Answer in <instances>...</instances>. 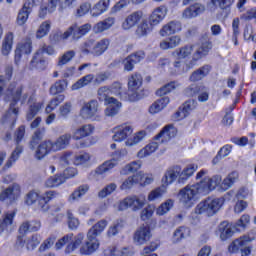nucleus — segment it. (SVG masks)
Wrapping results in <instances>:
<instances>
[{
  "label": "nucleus",
  "mask_w": 256,
  "mask_h": 256,
  "mask_svg": "<svg viewBox=\"0 0 256 256\" xmlns=\"http://www.w3.org/2000/svg\"><path fill=\"white\" fill-rule=\"evenodd\" d=\"M146 203L147 197L145 194L128 196L119 202L118 211H127V209L141 211Z\"/></svg>",
  "instance_id": "nucleus-6"
},
{
  "label": "nucleus",
  "mask_w": 256,
  "mask_h": 256,
  "mask_svg": "<svg viewBox=\"0 0 256 256\" xmlns=\"http://www.w3.org/2000/svg\"><path fill=\"white\" fill-rule=\"evenodd\" d=\"M151 237V227L142 225L135 231L133 239L136 245H145V243L151 240Z\"/></svg>",
  "instance_id": "nucleus-17"
},
{
  "label": "nucleus",
  "mask_w": 256,
  "mask_h": 256,
  "mask_svg": "<svg viewBox=\"0 0 256 256\" xmlns=\"http://www.w3.org/2000/svg\"><path fill=\"white\" fill-rule=\"evenodd\" d=\"M13 33L9 32L5 35L4 40L2 42V55L7 56L11 53L13 49Z\"/></svg>",
  "instance_id": "nucleus-53"
},
{
  "label": "nucleus",
  "mask_w": 256,
  "mask_h": 256,
  "mask_svg": "<svg viewBox=\"0 0 256 256\" xmlns=\"http://www.w3.org/2000/svg\"><path fill=\"white\" fill-rule=\"evenodd\" d=\"M84 241H85L84 233H78L76 236L73 235V233H69L64 235L62 238H60L56 242L55 247L59 251V249H63V247L67 245L65 249V253H73V251H76V249H79V247L83 245Z\"/></svg>",
  "instance_id": "nucleus-5"
},
{
  "label": "nucleus",
  "mask_w": 256,
  "mask_h": 256,
  "mask_svg": "<svg viewBox=\"0 0 256 256\" xmlns=\"http://www.w3.org/2000/svg\"><path fill=\"white\" fill-rule=\"evenodd\" d=\"M175 135H177V128H175L173 125H168L155 136V140L160 141V143H167L168 141H171Z\"/></svg>",
  "instance_id": "nucleus-22"
},
{
  "label": "nucleus",
  "mask_w": 256,
  "mask_h": 256,
  "mask_svg": "<svg viewBox=\"0 0 256 256\" xmlns=\"http://www.w3.org/2000/svg\"><path fill=\"white\" fill-rule=\"evenodd\" d=\"M219 231L222 241H226V239H229V237H233V233H235L231 227V224H229L227 221H224L219 225Z\"/></svg>",
  "instance_id": "nucleus-51"
},
{
  "label": "nucleus",
  "mask_w": 256,
  "mask_h": 256,
  "mask_svg": "<svg viewBox=\"0 0 256 256\" xmlns=\"http://www.w3.org/2000/svg\"><path fill=\"white\" fill-rule=\"evenodd\" d=\"M70 142L71 134H63L59 136L54 142L51 140L53 153H57V151H63V149H67Z\"/></svg>",
  "instance_id": "nucleus-24"
},
{
  "label": "nucleus",
  "mask_w": 256,
  "mask_h": 256,
  "mask_svg": "<svg viewBox=\"0 0 256 256\" xmlns=\"http://www.w3.org/2000/svg\"><path fill=\"white\" fill-rule=\"evenodd\" d=\"M145 0H119L110 10V13L112 15H115V13H119L120 11H123V9H127L129 5H131V2L133 5H139L143 3Z\"/></svg>",
  "instance_id": "nucleus-31"
},
{
  "label": "nucleus",
  "mask_w": 256,
  "mask_h": 256,
  "mask_svg": "<svg viewBox=\"0 0 256 256\" xmlns=\"http://www.w3.org/2000/svg\"><path fill=\"white\" fill-rule=\"evenodd\" d=\"M141 19H143V11L137 10L131 12L122 22L121 28L124 31H131L133 27H137V25L141 23Z\"/></svg>",
  "instance_id": "nucleus-15"
},
{
  "label": "nucleus",
  "mask_w": 256,
  "mask_h": 256,
  "mask_svg": "<svg viewBox=\"0 0 256 256\" xmlns=\"http://www.w3.org/2000/svg\"><path fill=\"white\" fill-rule=\"evenodd\" d=\"M165 193H167V188H165L162 184L160 187L152 190L148 194V201H157V199H161Z\"/></svg>",
  "instance_id": "nucleus-61"
},
{
  "label": "nucleus",
  "mask_w": 256,
  "mask_h": 256,
  "mask_svg": "<svg viewBox=\"0 0 256 256\" xmlns=\"http://www.w3.org/2000/svg\"><path fill=\"white\" fill-rule=\"evenodd\" d=\"M98 100L102 101L104 105L107 103L115 101V98L109 96L111 95V90L109 86H102L97 90Z\"/></svg>",
  "instance_id": "nucleus-44"
},
{
  "label": "nucleus",
  "mask_w": 256,
  "mask_h": 256,
  "mask_svg": "<svg viewBox=\"0 0 256 256\" xmlns=\"http://www.w3.org/2000/svg\"><path fill=\"white\" fill-rule=\"evenodd\" d=\"M145 131H140L136 134H134V136L132 138H128L125 141V145L126 147H135V145H139V143H141V141H143V139H145Z\"/></svg>",
  "instance_id": "nucleus-60"
},
{
  "label": "nucleus",
  "mask_w": 256,
  "mask_h": 256,
  "mask_svg": "<svg viewBox=\"0 0 256 256\" xmlns=\"http://www.w3.org/2000/svg\"><path fill=\"white\" fill-rule=\"evenodd\" d=\"M109 1L110 0H100L95 6L90 10L92 17H99V15H103L107 9H109Z\"/></svg>",
  "instance_id": "nucleus-41"
},
{
  "label": "nucleus",
  "mask_w": 256,
  "mask_h": 256,
  "mask_svg": "<svg viewBox=\"0 0 256 256\" xmlns=\"http://www.w3.org/2000/svg\"><path fill=\"white\" fill-rule=\"evenodd\" d=\"M107 227V220H100L98 221L93 227H91L88 230V237H90L91 239V235L92 237H98V235H101V233H103V231H105V228Z\"/></svg>",
  "instance_id": "nucleus-48"
},
{
  "label": "nucleus",
  "mask_w": 256,
  "mask_h": 256,
  "mask_svg": "<svg viewBox=\"0 0 256 256\" xmlns=\"http://www.w3.org/2000/svg\"><path fill=\"white\" fill-rule=\"evenodd\" d=\"M21 153H23V146L17 144L14 151L11 153L10 158L6 162L3 169H11L13 167V163H16L21 157Z\"/></svg>",
  "instance_id": "nucleus-49"
},
{
  "label": "nucleus",
  "mask_w": 256,
  "mask_h": 256,
  "mask_svg": "<svg viewBox=\"0 0 256 256\" xmlns=\"http://www.w3.org/2000/svg\"><path fill=\"white\" fill-rule=\"evenodd\" d=\"M129 155V151H127V148H122L120 150L115 151L112 154V159L105 161L102 165H100L96 169L97 175H105V173H109L111 169H115L121 161H123L124 157H127Z\"/></svg>",
  "instance_id": "nucleus-7"
},
{
  "label": "nucleus",
  "mask_w": 256,
  "mask_h": 256,
  "mask_svg": "<svg viewBox=\"0 0 256 256\" xmlns=\"http://www.w3.org/2000/svg\"><path fill=\"white\" fill-rule=\"evenodd\" d=\"M31 69H37L38 71H45L47 68V62L41 52H36L30 62Z\"/></svg>",
  "instance_id": "nucleus-29"
},
{
  "label": "nucleus",
  "mask_w": 256,
  "mask_h": 256,
  "mask_svg": "<svg viewBox=\"0 0 256 256\" xmlns=\"http://www.w3.org/2000/svg\"><path fill=\"white\" fill-rule=\"evenodd\" d=\"M91 31V24L86 23L82 26L74 24L70 26L63 34L62 39H69L72 37L73 41H79L81 37L87 35Z\"/></svg>",
  "instance_id": "nucleus-9"
},
{
  "label": "nucleus",
  "mask_w": 256,
  "mask_h": 256,
  "mask_svg": "<svg viewBox=\"0 0 256 256\" xmlns=\"http://www.w3.org/2000/svg\"><path fill=\"white\" fill-rule=\"evenodd\" d=\"M17 212L15 210L4 212L0 218V234L11 233Z\"/></svg>",
  "instance_id": "nucleus-12"
},
{
  "label": "nucleus",
  "mask_w": 256,
  "mask_h": 256,
  "mask_svg": "<svg viewBox=\"0 0 256 256\" xmlns=\"http://www.w3.org/2000/svg\"><path fill=\"white\" fill-rule=\"evenodd\" d=\"M237 181H239V172L233 171L228 174V176L222 181V183L220 182V184L218 185H220L222 191H227L228 189H231L233 185L237 183Z\"/></svg>",
  "instance_id": "nucleus-30"
},
{
  "label": "nucleus",
  "mask_w": 256,
  "mask_h": 256,
  "mask_svg": "<svg viewBox=\"0 0 256 256\" xmlns=\"http://www.w3.org/2000/svg\"><path fill=\"white\" fill-rule=\"evenodd\" d=\"M195 171H197V166L194 164H189L184 169L180 166V179L179 183H185L190 177H193Z\"/></svg>",
  "instance_id": "nucleus-47"
},
{
  "label": "nucleus",
  "mask_w": 256,
  "mask_h": 256,
  "mask_svg": "<svg viewBox=\"0 0 256 256\" xmlns=\"http://www.w3.org/2000/svg\"><path fill=\"white\" fill-rule=\"evenodd\" d=\"M251 238L249 236H243L233 241L232 244L229 245L228 250L230 253H235V251H239L240 247H245L248 243H250Z\"/></svg>",
  "instance_id": "nucleus-50"
},
{
  "label": "nucleus",
  "mask_w": 256,
  "mask_h": 256,
  "mask_svg": "<svg viewBox=\"0 0 256 256\" xmlns=\"http://www.w3.org/2000/svg\"><path fill=\"white\" fill-rule=\"evenodd\" d=\"M194 109H197V101L188 100L184 103L183 107L175 113V118L177 121H181V119L188 117L191 111H194Z\"/></svg>",
  "instance_id": "nucleus-23"
},
{
  "label": "nucleus",
  "mask_w": 256,
  "mask_h": 256,
  "mask_svg": "<svg viewBox=\"0 0 256 256\" xmlns=\"http://www.w3.org/2000/svg\"><path fill=\"white\" fill-rule=\"evenodd\" d=\"M207 173V170H201L196 175V180L199 181L200 179L198 183L189 184L179 191V201L184 207H186V209L195 205V201H197L199 195H209V193L215 191V189H217L221 184V181H223L221 176L215 175L213 177H209L207 176Z\"/></svg>",
  "instance_id": "nucleus-1"
},
{
  "label": "nucleus",
  "mask_w": 256,
  "mask_h": 256,
  "mask_svg": "<svg viewBox=\"0 0 256 256\" xmlns=\"http://www.w3.org/2000/svg\"><path fill=\"white\" fill-rule=\"evenodd\" d=\"M93 131H95V127H93V125H83L74 132L73 139H75V141H79V139H83L84 137H89V135H92Z\"/></svg>",
  "instance_id": "nucleus-34"
},
{
  "label": "nucleus",
  "mask_w": 256,
  "mask_h": 256,
  "mask_svg": "<svg viewBox=\"0 0 256 256\" xmlns=\"http://www.w3.org/2000/svg\"><path fill=\"white\" fill-rule=\"evenodd\" d=\"M167 17V7L165 6H160L155 8L151 15L149 16V23L152 25V27H155L163 21Z\"/></svg>",
  "instance_id": "nucleus-21"
},
{
  "label": "nucleus",
  "mask_w": 256,
  "mask_h": 256,
  "mask_svg": "<svg viewBox=\"0 0 256 256\" xmlns=\"http://www.w3.org/2000/svg\"><path fill=\"white\" fill-rule=\"evenodd\" d=\"M65 89H67V82L65 80H59L50 87V95L63 93Z\"/></svg>",
  "instance_id": "nucleus-64"
},
{
  "label": "nucleus",
  "mask_w": 256,
  "mask_h": 256,
  "mask_svg": "<svg viewBox=\"0 0 256 256\" xmlns=\"http://www.w3.org/2000/svg\"><path fill=\"white\" fill-rule=\"evenodd\" d=\"M75 0H50L49 1V13H55L58 8V11H63V9H71L73 7Z\"/></svg>",
  "instance_id": "nucleus-25"
},
{
  "label": "nucleus",
  "mask_w": 256,
  "mask_h": 256,
  "mask_svg": "<svg viewBox=\"0 0 256 256\" xmlns=\"http://www.w3.org/2000/svg\"><path fill=\"white\" fill-rule=\"evenodd\" d=\"M151 31H153V25H151V23L148 22L147 20H142L137 25L134 33L138 39H141L143 37H147V35H149V33H151Z\"/></svg>",
  "instance_id": "nucleus-28"
},
{
  "label": "nucleus",
  "mask_w": 256,
  "mask_h": 256,
  "mask_svg": "<svg viewBox=\"0 0 256 256\" xmlns=\"http://www.w3.org/2000/svg\"><path fill=\"white\" fill-rule=\"evenodd\" d=\"M19 197H21V186L17 183L10 185L0 193V201L6 203H13V201H17Z\"/></svg>",
  "instance_id": "nucleus-11"
},
{
  "label": "nucleus",
  "mask_w": 256,
  "mask_h": 256,
  "mask_svg": "<svg viewBox=\"0 0 256 256\" xmlns=\"http://www.w3.org/2000/svg\"><path fill=\"white\" fill-rule=\"evenodd\" d=\"M99 240L95 236L91 235V238L89 237V234H87V241L79 246V253L80 255H93L97 249L100 247Z\"/></svg>",
  "instance_id": "nucleus-16"
},
{
  "label": "nucleus",
  "mask_w": 256,
  "mask_h": 256,
  "mask_svg": "<svg viewBox=\"0 0 256 256\" xmlns=\"http://www.w3.org/2000/svg\"><path fill=\"white\" fill-rule=\"evenodd\" d=\"M31 49H32V46H31V42L30 41H27V42H24L22 44H18L16 50H15V61L16 63L21 61V57L22 55H29V53H31Z\"/></svg>",
  "instance_id": "nucleus-40"
},
{
  "label": "nucleus",
  "mask_w": 256,
  "mask_h": 256,
  "mask_svg": "<svg viewBox=\"0 0 256 256\" xmlns=\"http://www.w3.org/2000/svg\"><path fill=\"white\" fill-rule=\"evenodd\" d=\"M105 109V115L106 117H115L119 113V109H121V102L119 100L114 98V101L107 102Z\"/></svg>",
  "instance_id": "nucleus-42"
},
{
  "label": "nucleus",
  "mask_w": 256,
  "mask_h": 256,
  "mask_svg": "<svg viewBox=\"0 0 256 256\" xmlns=\"http://www.w3.org/2000/svg\"><path fill=\"white\" fill-rule=\"evenodd\" d=\"M57 195V192L53 190L45 192L42 196V199L39 201V206L41 209L43 211H47L49 209V201H51V199H55Z\"/></svg>",
  "instance_id": "nucleus-54"
},
{
  "label": "nucleus",
  "mask_w": 256,
  "mask_h": 256,
  "mask_svg": "<svg viewBox=\"0 0 256 256\" xmlns=\"http://www.w3.org/2000/svg\"><path fill=\"white\" fill-rule=\"evenodd\" d=\"M63 183H65V178L63 177V174H56L47 178L44 182V186L47 189H55L56 187H60V185H63Z\"/></svg>",
  "instance_id": "nucleus-35"
},
{
  "label": "nucleus",
  "mask_w": 256,
  "mask_h": 256,
  "mask_svg": "<svg viewBox=\"0 0 256 256\" xmlns=\"http://www.w3.org/2000/svg\"><path fill=\"white\" fill-rule=\"evenodd\" d=\"M211 71V66L209 65H204L198 70L194 71L191 75L189 80L192 81L193 83L197 81H201V79H204V77H207L209 75V72Z\"/></svg>",
  "instance_id": "nucleus-38"
},
{
  "label": "nucleus",
  "mask_w": 256,
  "mask_h": 256,
  "mask_svg": "<svg viewBox=\"0 0 256 256\" xmlns=\"http://www.w3.org/2000/svg\"><path fill=\"white\" fill-rule=\"evenodd\" d=\"M159 149V143L158 142H151L148 145H146L144 148L139 150L137 153V157L139 159H144V157H149L152 153H155Z\"/></svg>",
  "instance_id": "nucleus-45"
},
{
  "label": "nucleus",
  "mask_w": 256,
  "mask_h": 256,
  "mask_svg": "<svg viewBox=\"0 0 256 256\" xmlns=\"http://www.w3.org/2000/svg\"><path fill=\"white\" fill-rule=\"evenodd\" d=\"M95 79V75L93 74H87L86 76H83L80 78L77 82H75L71 89L72 91H78V89H83V87H87L90 83H93Z\"/></svg>",
  "instance_id": "nucleus-46"
},
{
  "label": "nucleus",
  "mask_w": 256,
  "mask_h": 256,
  "mask_svg": "<svg viewBox=\"0 0 256 256\" xmlns=\"http://www.w3.org/2000/svg\"><path fill=\"white\" fill-rule=\"evenodd\" d=\"M141 179V174H134L126 178L122 184L120 185L121 191H129V189H133L134 185H137Z\"/></svg>",
  "instance_id": "nucleus-43"
},
{
  "label": "nucleus",
  "mask_w": 256,
  "mask_h": 256,
  "mask_svg": "<svg viewBox=\"0 0 256 256\" xmlns=\"http://www.w3.org/2000/svg\"><path fill=\"white\" fill-rule=\"evenodd\" d=\"M170 103L169 97L165 96L158 100H156L150 107H149V113L152 115H155L156 113H159L165 109Z\"/></svg>",
  "instance_id": "nucleus-33"
},
{
  "label": "nucleus",
  "mask_w": 256,
  "mask_h": 256,
  "mask_svg": "<svg viewBox=\"0 0 256 256\" xmlns=\"http://www.w3.org/2000/svg\"><path fill=\"white\" fill-rule=\"evenodd\" d=\"M49 153H53V146L51 144V140H45L37 147L35 157L41 161V159H45Z\"/></svg>",
  "instance_id": "nucleus-26"
},
{
  "label": "nucleus",
  "mask_w": 256,
  "mask_h": 256,
  "mask_svg": "<svg viewBox=\"0 0 256 256\" xmlns=\"http://www.w3.org/2000/svg\"><path fill=\"white\" fill-rule=\"evenodd\" d=\"M143 59H145V52L143 51L136 52L134 54L127 56L122 61L124 71H133V69H135V65H137V63H141Z\"/></svg>",
  "instance_id": "nucleus-18"
},
{
  "label": "nucleus",
  "mask_w": 256,
  "mask_h": 256,
  "mask_svg": "<svg viewBox=\"0 0 256 256\" xmlns=\"http://www.w3.org/2000/svg\"><path fill=\"white\" fill-rule=\"evenodd\" d=\"M98 111L99 102H97V100H91L85 103L81 108L80 117H82V119H91L92 121H95Z\"/></svg>",
  "instance_id": "nucleus-13"
},
{
  "label": "nucleus",
  "mask_w": 256,
  "mask_h": 256,
  "mask_svg": "<svg viewBox=\"0 0 256 256\" xmlns=\"http://www.w3.org/2000/svg\"><path fill=\"white\" fill-rule=\"evenodd\" d=\"M113 133V141L121 143L122 141H125V139L133 135V126L129 124H121L113 128Z\"/></svg>",
  "instance_id": "nucleus-14"
},
{
  "label": "nucleus",
  "mask_w": 256,
  "mask_h": 256,
  "mask_svg": "<svg viewBox=\"0 0 256 256\" xmlns=\"http://www.w3.org/2000/svg\"><path fill=\"white\" fill-rule=\"evenodd\" d=\"M225 200L223 198L208 197L202 200L195 208L197 215H206V217H213L217 215L223 207Z\"/></svg>",
  "instance_id": "nucleus-4"
},
{
  "label": "nucleus",
  "mask_w": 256,
  "mask_h": 256,
  "mask_svg": "<svg viewBox=\"0 0 256 256\" xmlns=\"http://www.w3.org/2000/svg\"><path fill=\"white\" fill-rule=\"evenodd\" d=\"M81 51L84 55H93L95 57V40L90 39L81 45Z\"/></svg>",
  "instance_id": "nucleus-62"
},
{
  "label": "nucleus",
  "mask_w": 256,
  "mask_h": 256,
  "mask_svg": "<svg viewBox=\"0 0 256 256\" xmlns=\"http://www.w3.org/2000/svg\"><path fill=\"white\" fill-rule=\"evenodd\" d=\"M209 51H211V41H209V38L206 36L201 39L200 46L193 54L190 63H185V61L181 60L182 58L179 57L176 60H174V71H176V73H178L179 75L187 73L189 70L193 68L194 63L196 61H199V59L205 57V55H207Z\"/></svg>",
  "instance_id": "nucleus-3"
},
{
  "label": "nucleus",
  "mask_w": 256,
  "mask_h": 256,
  "mask_svg": "<svg viewBox=\"0 0 256 256\" xmlns=\"http://www.w3.org/2000/svg\"><path fill=\"white\" fill-rule=\"evenodd\" d=\"M179 179H181V166L175 165V166L169 167L165 171V173L161 179V183H162L163 187H165L167 189V187L169 185H173L175 183V181H177V183H179Z\"/></svg>",
  "instance_id": "nucleus-10"
},
{
  "label": "nucleus",
  "mask_w": 256,
  "mask_h": 256,
  "mask_svg": "<svg viewBox=\"0 0 256 256\" xmlns=\"http://www.w3.org/2000/svg\"><path fill=\"white\" fill-rule=\"evenodd\" d=\"M49 31H51V21L47 20L42 22L36 31V39H43V37H47V35H49Z\"/></svg>",
  "instance_id": "nucleus-58"
},
{
  "label": "nucleus",
  "mask_w": 256,
  "mask_h": 256,
  "mask_svg": "<svg viewBox=\"0 0 256 256\" xmlns=\"http://www.w3.org/2000/svg\"><path fill=\"white\" fill-rule=\"evenodd\" d=\"M191 235V230L185 226L178 227L172 235V243H180L183 239Z\"/></svg>",
  "instance_id": "nucleus-36"
},
{
  "label": "nucleus",
  "mask_w": 256,
  "mask_h": 256,
  "mask_svg": "<svg viewBox=\"0 0 256 256\" xmlns=\"http://www.w3.org/2000/svg\"><path fill=\"white\" fill-rule=\"evenodd\" d=\"M194 49V45H185L177 49L175 52H173V55H177L179 59H187L188 57H191V55H193Z\"/></svg>",
  "instance_id": "nucleus-52"
},
{
  "label": "nucleus",
  "mask_w": 256,
  "mask_h": 256,
  "mask_svg": "<svg viewBox=\"0 0 256 256\" xmlns=\"http://www.w3.org/2000/svg\"><path fill=\"white\" fill-rule=\"evenodd\" d=\"M181 45V36L174 35L170 36L167 39H164L160 42V49L167 51L169 49H175Z\"/></svg>",
  "instance_id": "nucleus-27"
},
{
  "label": "nucleus",
  "mask_w": 256,
  "mask_h": 256,
  "mask_svg": "<svg viewBox=\"0 0 256 256\" xmlns=\"http://www.w3.org/2000/svg\"><path fill=\"white\" fill-rule=\"evenodd\" d=\"M174 201L171 199L166 200L156 210V215L163 216L167 215L168 212L173 209Z\"/></svg>",
  "instance_id": "nucleus-63"
},
{
  "label": "nucleus",
  "mask_w": 256,
  "mask_h": 256,
  "mask_svg": "<svg viewBox=\"0 0 256 256\" xmlns=\"http://www.w3.org/2000/svg\"><path fill=\"white\" fill-rule=\"evenodd\" d=\"M65 101V95L61 94L56 96L54 99H52L49 104L47 105L45 112L46 113H52L53 111H55V109H57V107H59V105H61V103H63Z\"/></svg>",
  "instance_id": "nucleus-59"
},
{
  "label": "nucleus",
  "mask_w": 256,
  "mask_h": 256,
  "mask_svg": "<svg viewBox=\"0 0 256 256\" xmlns=\"http://www.w3.org/2000/svg\"><path fill=\"white\" fill-rule=\"evenodd\" d=\"M181 29V22L173 20L162 26L159 31V35L161 37H169V35H175V33H179Z\"/></svg>",
  "instance_id": "nucleus-20"
},
{
  "label": "nucleus",
  "mask_w": 256,
  "mask_h": 256,
  "mask_svg": "<svg viewBox=\"0 0 256 256\" xmlns=\"http://www.w3.org/2000/svg\"><path fill=\"white\" fill-rule=\"evenodd\" d=\"M143 163L141 161H132L129 164L125 165L120 170V175H129V173H137L141 169Z\"/></svg>",
  "instance_id": "nucleus-55"
},
{
  "label": "nucleus",
  "mask_w": 256,
  "mask_h": 256,
  "mask_svg": "<svg viewBox=\"0 0 256 256\" xmlns=\"http://www.w3.org/2000/svg\"><path fill=\"white\" fill-rule=\"evenodd\" d=\"M29 13H31V7H29V3H25L23 8L18 13V25H25V23H27V20L29 19Z\"/></svg>",
  "instance_id": "nucleus-57"
},
{
  "label": "nucleus",
  "mask_w": 256,
  "mask_h": 256,
  "mask_svg": "<svg viewBox=\"0 0 256 256\" xmlns=\"http://www.w3.org/2000/svg\"><path fill=\"white\" fill-rule=\"evenodd\" d=\"M88 191H89V185L87 184L80 185L68 197L69 203H75V201H79V199H81V197H83Z\"/></svg>",
  "instance_id": "nucleus-39"
},
{
  "label": "nucleus",
  "mask_w": 256,
  "mask_h": 256,
  "mask_svg": "<svg viewBox=\"0 0 256 256\" xmlns=\"http://www.w3.org/2000/svg\"><path fill=\"white\" fill-rule=\"evenodd\" d=\"M33 95H35V90L32 87L11 84L5 95L4 101L9 102L10 106L6 114L2 117L3 125H8V127H15V123H17V118L19 117V108L17 107V103L19 101L21 104L31 103L33 101Z\"/></svg>",
  "instance_id": "nucleus-2"
},
{
  "label": "nucleus",
  "mask_w": 256,
  "mask_h": 256,
  "mask_svg": "<svg viewBox=\"0 0 256 256\" xmlns=\"http://www.w3.org/2000/svg\"><path fill=\"white\" fill-rule=\"evenodd\" d=\"M115 25V17H108L103 21L96 23L93 27L94 33H103V31H107L111 29Z\"/></svg>",
  "instance_id": "nucleus-32"
},
{
  "label": "nucleus",
  "mask_w": 256,
  "mask_h": 256,
  "mask_svg": "<svg viewBox=\"0 0 256 256\" xmlns=\"http://www.w3.org/2000/svg\"><path fill=\"white\" fill-rule=\"evenodd\" d=\"M143 85V77L139 73H134L128 80V100L139 101V89Z\"/></svg>",
  "instance_id": "nucleus-8"
},
{
  "label": "nucleus",
  "mask_w": 256,
  "mask_h": 256,
  "mask_svg": "<svg viewBox=\"0 0 256 256\" xmlns=\"http://www.w3.org/2000/svg\"><path fill=\"white\" fill-rule=\"evenodd\" d=\"M109 45H111V41L107 38L94 42V57H101L109 49Z\"/></svg>",
  "instance_id": "nucleus-37"
},
{
  "label": "nucleus",
  "mask_w": 256,
  "mask_h": 256,
  "mask_svg": "<svg viewBox=\"0 0 256 256\" xmlns=\"http://www.w3.org/2000/svg\"><path fill=\"white\" fill-rule=\"evenodd\" d=\"M205 5L200 3H195L182 12V19H195V17H199V15H203L205 11Z\"/></svg>",
  "instance_id": "nucleus-19"
},
{
  "label": "nucleus",
  "mask_w": 256,
  "mask_h": 256,
  "mask_svg": "<svg viewBox=\"0 0 256 256\" xmlns=\"http://www.w3.org/2000/svg\"><path fill=\"white\" fill-rule=\"evenodd\" d=\"M41 109H43V103L41 102H34L33 104H30L28 112L26 113L27 121H33Z\"/></svg>",
  "instance_id": "nucleus-56"
}]
</instances>
